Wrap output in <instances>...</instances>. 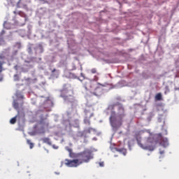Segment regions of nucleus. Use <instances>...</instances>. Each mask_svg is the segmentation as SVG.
I'll use <instances>...</instances> for the list:
<instances>
[{
  "label": "nucleus",
  "instance_id": "nucleus-25",
  "mask_svg": "<svg viewBox=\"0 0 179 179\" xmlns=\"http://www.w3.org/2000/svg\"><path fill=\"white\" fill-rule=\"evenodd\" d=\"M90 131H93V128L90 127V128L87 129V132H89L90 134Z\"/></svg>",
  "mask_w": 179,
  "mask_h": 179
},
{
  "label": "nucleus",
  "instance_id": "nucleus-9",
  "mask_svg": "<svg viewBox=\"0 0 179 179\" xmlns=\"http://www.w3.org/2000/svg\"><path fill=\"white\" fill-rule=\"evenodd\" d=\"M161 145L164 146V148H167V146L169 145V139L163 138L161 141Z\"/></svg>",
  "mask_w": 179,
  "mask_h": 179
},
{
  "label": "nucleus",
  "instance_id": "nucleus-28",
  "mask_svg": "<svg viewBox=\"0 0 179 179\" xmlns=\"http://www.w3.org/2000/svg\"><path fill=\"white\" fill-rule=\"evenodd\" d=\"M14 69H15V71H17V65L14 66Z\"/></svg>",
  "mask_w": 179,
  "mask_h": 179
},
{
  "label": "nucleus",
  "instance_id": "nucleus-21",
  "mask_svg": "<svg viewBox=\"0 0 179 179\" xmlns=\"http://www.w3.org/2000/svg\"><path fill=\"white\" fill-rule=\"evenodd\" d=\"M91 73H97V69H91Z\"/></svg>",
  "mask_w": 179,
  "mask_h": 179
},
{
  "label": "nucleus",
  "instance_id": "nucleus-15",
  "mask_svg": "<svg viewBox=\"0 0 179 179\" xmlns=\"http://www.w3.org/2000/svg\"><path fill=\"white\" fill-rule=\"evenodd\" d=\"M119 152H120L121 153H122V155H123L124 156H125V155H127V150H125V149H120V150H119Z\"/></svg>",
  "mask_w": 179,
  "mask_h": 179
},
{
  "label": "nucleus",
  "instance_id": "nucleus-6",
  "mask_svg": "<svg viewBox=\"0 0 179 179\" xmlns=\"http://www.w3.org/2000/svg\"><path fill=\"white\" fill-rule=\"evenodd\" d=\"M84 113L85 115L84 118V124H85V125H90V119L94 115V114L92 112L90 108H85L84 110Z\"/></svg>",
  "mask_w": 179,
  "mask_h": 179
},
{
  "label": "nucleus",
  "instance_id": "nucleus-7",
  "mask_svg": "<svg viewBox=\"0 0 179 179\" xmlns=\"http://www.w3.org/2000/svg\"><path fill=\"white\" fill-rule=\"evenodd\" d=\"M66 166L67 167H78V166H80V164L79 162V160L78 159H65Z\"/></svg>",
  "mask_w": 179,
  "mask_h": 179
},
{
  "label": "nucleus",
  "instance_id": "nucleus-27",
  "mask_svg": "<svg viewBox=\"0 0 179 179\" xmlns=\"http://www.w3.org/2000/svg\"><path fill=\"white\" fill-rule=\"evenodd\" d=\"M54 72H57V69H54L52 71V73H54Z\"/></svg>",
  "mask_w": 179,
  "mask_h": 179
},
{
  "label": "nucleus",
  "instance_id": "nucleus-5",
  "mask_svg": "<svg viewBox=\"0 0 179 179\" xmlns=\"http://www.w3.org/2000/svg\"><path fill=\"white\" fill-rule=\"evenodd\" d=\"M73 90L69 88H64L61 90L60 97L64 99V101H71L73 96Z\"/></svg>",
  "mask_w": 179,
  "mask_h": 179
},
{
  "label": "nucleus",
  "instance_id": "nucleus-24",
  "mask_svg": "<svg viewBox=\"0 0 179 179\" xmlns=\"http://www.w3.org/2000/svg\"><path fill=\"white\" fill-rule=\"evenodd\" d=\"M52 147L53 148V149H58V146L56 145H52Z\"/></svg>",
  "mask_w": 179,
  "mask_h": 179
},
{
  "label": "nucleus",
  "instance_id": "nucleus-22",
  "mask_svg": "<svg viewBox=\"0 0 179 179\" xmlns=\"http://www.w3.org/2000/svg\"><path fill=\"white\" fill-rule=\"evenodd\" d=\"M100 167H104V162H99Z\"/></svg>",
  "mask_w": 179,
  "mask_h": 179
},
{
  "label": "nucleus",
  "instance_id": "nucleus-30",
  "mask_svg": "<svg viewBox=\"0 0 179 179\" xmlns=\"http://www.w3.org/2000/svg\"><path fill=\"white\" fill-rule=\"evenodd\" d=\"M3 80V77H1L0 78V82H2Z\"/></svg>",
  "mask_w": 179,
  "mask_h": 179
},
{
  "label": "nucleus",
  "instance_id": "nucleus-19",
  "mask_svg": "<svg viewBox=\"0 0 179 179\" xmlns=\"http://www.w3.org/2000/svg\"><path fill=\"white\" fill-rule=\"evenodd\" d=\"M14 80H15V82L19 80V76L17 74L14 75Z\"/></svg>",
  "mask_w": 179,
  "mask_h": 179
},
{
  "label": "nucleus",
  "instance_id": "nucleus-18",
  "mask_svg": "<svg viewBox=\"0 0 179 179\" xmlns=\"http://www.w3.org/2000/svg\"><path fill=\"white\" fill-rule=\"evenodd\" d=\"M13 107L15 110H17V108H19V103H14L13 104Z\"/></svg>",
  "mask_w": 179,
  "mask_h": 179
},
{
  "label": "nucleus",
  "instance_id": "nucleus-33",
  "mask_svg": "<svg viewBox=\"0 0 179 179\" xmlns=\"http://www.w3.org/2000/svg\"><path fill=\"white\" fill-rule=\"evenodd\" d=\"M46 125H47V127H48V124H47Z\"/></svg>",
  "mask_w": 179,
  "mask_h": 179
},
{
  "label": "nucleus",
  "instance_id": "nucleus-2",
  "mask_svg": "<svg viewBox=\"0 0 179 179\" xmlns=\"http://www.w3.org/2000/svg\"><path fill=\"white\" fill-rule=\"evenodd\" d=\"M84 87L92 94L100 96L103 93V87H106V84L88 81L84 84Z\"/></svg>",
  "mask_w": 179,
  "mask_h": 179
},
{
  "label": "nucleus",
  "instance_id": "nucleus-31",
  "mask_svg": "<svg viewBox=\"0 0 179 179\" xmlns=\"http://www.w3.org/2000/svg\"><path fill=\"white\" fill-rule=\"evenodd\" d=\"M175 90H179V87L178 88H176Z\"/></svg>",
  "mask_w": 179,
  "mask_h": 179
},
{
  "label": "nucleus",
  "instance_id": "nucleus-34",
  "mask_svg": "<svg viewBox=\"0 0 179 179\" xmlns=\"http://www.w3.org/2000/svg\"><path fill=\"white\" fill-rule=\"evenodd\" d=\"M23 6H26V5H23Z\"/></svg>",
  "mask_w": 179,
  "mask_h": 179
},
{
  "label": "nucleus",
  "instance_id": "nucleus-20",
  "mask_svg": "<svg viewBox=\"0 0 179 179\" xmlns=\"http://www.w3.org/2000/svg\"><path fill=\"white\" fill-rule=\"evenodd\" d=\"M22 2V0H19L17 3V8H22V6H20V3Z\"/></svg>",
  "mask_w": 179,
  "mask_h": 179
},
{
  "label": "nucleus",
  "instance_id": "nucleus-1",
  "mask_svg": "<svg viewBox=\"0 0 179 179\" xmlns=\"http://www.w3.org/2000/svg\"><path fill=\"white\" fill-rule=\"evenodd\" d=\"M117 106V113L115 111H112L109 117L110 124L113 129H118L122 125V122L127 114L125 113V108L121 103H116L111 107L114 108Z\"/></svg>",
  "mask_w": 179,
  "mask_h": 179
},
{
  "label": "nucleus",
  "instance_id": "nucleus-4",
  "mask_svg": "<svg viewBox=\"0 0 179 179\" xmlns=\"http://www.w3.org/2000/svg\"><path fill=\"white\" fill-rule=\"evenodd\" d=\"M76 157L79 160L80 164H83V163H89L93 159V155L90 151L85 150L77 154Z\"/></svg>",
  "mask_w": 179,
  "mask_h": 179
},
{
  "label": "nucleus",
  "instance_id": "nucleus-32",
  "mask_svg": "<svg viewBox=\"0 0 179 179\" xmlns=\"http://www.w3.org/2000/svg\"><path fill=\"white\" fill-rule=\"evenodd\" d=\"M159 136H160V137L162 138V134H159Z\"/></svg>",
  "mask_w": 179,
  "mask_h": 179
},
{
  "label": "nucleus",
  "instance_id": "nucleus-16",
  "mask_svg": "<svg viewBox=\"0 0 179 179\" xmlns=\"http://www.w3.org/2000/svg\"><path fill=\"white\" fill-rule=\"evenodd\" d=\"M167 93H170V88H169V86L165 87L164 94H167Z\"/></svg>",
  "mask_w": 179,
  "mask_h": 179
},
{
  "label": "nucleus",
  "instance_id": "nucleus-11",
  "mask_svg": "<svg viewBox=\"0 0 179 179\" xmlns=\"http://www.w3.org/2000/svg\"><path fill=\"white\" fill-rule=\"evenodd\" d=\"M162 99V93H158L155 95V100L157 101H160Z\"/></svg>",
  "mask_w": 179,
  "mask_h": 179
},
{
  "label": "nucleus",
  "instance_id": "nucleus-17",
  "mask_svg": "<svg viewBox=\"0 0 179 179\" xmlns=\"http://www.w3.org/2000/svg\"><path fill=\"white\" fill-rule=\"evenodd\" d=\"M3 44H5V40L3 39V38H0V45H3Z\"/></svg>",
  "mask_w": 179,
  "mask_h": 179
},
{
  "label": "nucleus",
  "instance_id": "nucleus-3",
  "mask_svg": "<svg viewBox=\"0 0 179 179\" xmlns=\"http://www.w3.org/2000/svg\"><path fill=\"white\" fill-rule=\"evenodd\" d=\"M136 139L137 141V143L141 149H144V150H150L152 152V150H155V145L153 144L155 143V138H148L146 141V143L145 145L142 144L141 143V141H142V138L139 134L136 135Z\"/></svg>",
  "mask_w": 179,
  "mask_h": 179
},
{
  "label": "nucleus",
  "instance_id": "nucleus-12",
  "mask_svg": "<svg viewBox=\"0 0 179 179\" xmlns=\"http://www.w3.org/2000/svg\"><path fill=\"white\" fill-rule=\"evenodd\" d=\"M42 141L44 143H47L48 145H52L51 141H50V138H44L42 139Z\"/></svg>",
  "mask_w": 179,
  "mask_h": 179
},
{
  "label": "nucleus",
  "instance_id": "nucleus-29",
  "mask_svg": "<svg viewBox=\"0 0 179 179\" xmlns=\"http://www.w3.org/2000/svg\"><path fill=\"white\" fill-rule=\"evenodd\" d=\"M159 153H160V155H164V151H160Z\"/></svg>",
  "mask_w": 179,
  "mask_h": 179
},
{
  "label": "nucleus",
  "instance_id": "nucleus-13",
  "mask_svg": "<svg viewBox=\"0 0 179 179\" xmlns=\"http://www.w3.org/2000/svg\"><path fill=\"white\" fill-rule=\"evenodd\" d=\"M27 143L28 145H29L30 149H33V148H34V144L33 143H31V141L27 140Z\"/></svg>",
  "mask_w": 179,
  "mask_h": 179
},
{
  "label": "nucleus",
  "instance_id": "nucleus-8",
  "mask_svg": "<svg viewBox=\"0 0 179 179\" xmlns=\"http://www.w3.org/2000/svg\"><path fill=\"white\" fill-rule=\"evenodd\" d=\"M37 134H38L39 135L45 134V127H44V126H42L38 128L37 130Z\"/></svg>",
  "mask_w": 179,
  "mask_h": 179
},
{
  "label": "nucleus",
  "instance_id": "nucleus-10",
  "mask_svg": "<svg viewBox=\"0 0 179 179\" xmlns=\"http://www.w3.org/2000/svg\"><path fill=\"white\" fill-rule=\"evenodd\" d=\"M19 115H20V112L18 110L17 115L15 117L10 119V124H16V118H17V117H19Z\"/></svg>",
  "mask_w": 179,
  "mask_h": 179
},
{
  "label": "nucleus",
  "instance_id": "nucleus-23",
  "mask_svg": "<svg viewBox=\"0 0 179 179\" xmlns=\"http://www.w3.org/2000/svg\"><path fill=\"white\" fill-rule=\"evenodd\" d=\"M0 59H5V56L3 55H0Z\"/></svg>",
  "mask_w": 179,
  "mask_h": 179
},
{
  "label": "nucleus",
  "instance_id": "nucleus-14",
  "mask_svg": "<svg viewBox=\"0 0 179 179\" xmlns=\"http://www.w3.org/2000/svg\"><path fill=\"white\" fill-rule=\"evenodd\" d=\"M66 150L69 152V155H70V157H73V152H72V149L71 148H66Z\"/></svg>",
  "mask_w": 179,
  "mask_h": 179
},
{
  "label": "nucleus",
  "instance_id": "nucleus-26",
  "mask_svg": "<svg viewBox=\"0 0 179 179\" xmlns=\"http://www.w3.org/2000/svg\"><path fill=\"white\" fill-rule=\"evenodd\" d=\"M3 34H5V30L1 31V36H3Z\"/></svg>",
  "mask_w": 179,
  "mask_h": 179
}]
</instances>
